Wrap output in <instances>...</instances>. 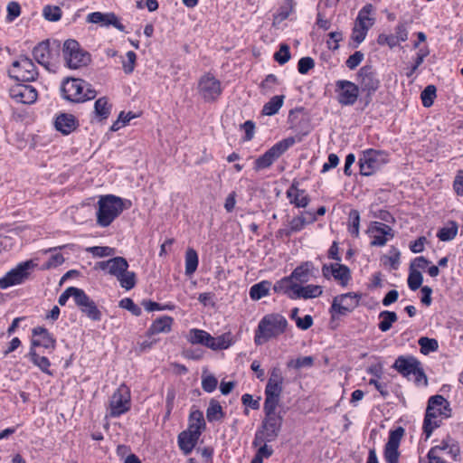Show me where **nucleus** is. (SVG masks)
<instances>
[{"instance_id": "obj_13", "label": "nucleus", "mask_w": 463, "mask_h": 463, "mask_svg": "<svg viewBox=\"0 0 463 463\" xmlns=\"http://www.w3.org/2000/svg\"><path fill=\"white\" fill-rule=\"evenodd\" d=\"M336 99L342 106H353L359 96V86L347 80L335 82Z\"/></svg>"}, {"instance_id": "obj_8", "label": "nucleus", "mask_w": 463, "mask_h": 463, "mask_svg": "<svg viewBox=\"0 0 463 463\" xmlns=\"http://www.w3.org/2000/svg\"><path fill=\"white\" fill-rule=\"evenodd\" d=\"M8 75L16 81H33L38 77V71L31 59L21 56L19 60L13 62Z\"/></svg>"}, {"instance_id": "obj_58", "label": "nucleus", "mask_w": 463, "mask_h": 463, "mask_svg": "<svg viewBox=\"0 0 463 463\" xmlns=\"http://www.w3.org/2000/svg\"><path fill=\"white\" fill-rule=\"evenodd\" d=\"M118 306L121 308L128 310L132 315L136 317H139L142 313L141 308L136 305L130 298H125L121 299Z\"/></svg>"}, {"instance_id": "obj_29", "label": "nucleus", "mask_w": 463, "mask_h": 463, "mask_svg": "<svg viewBox=\"0 0 463 463\" xmlns=\"http://www.w3.org/2000/svg\"><path fill=\"white\" fill-rule=\"evenodd\" d=\"M323 293V288L318 285H307V286H301L297 283L296 290H294L293 297H295V299L297 298H315L319 296H321Z\"/></svg>"}, {"instance_id": "obj_11", "label": "nucleus", "mask_w": 463, "mask_h": 463, "mask_svg": "<svg viewBox=\"0 0 463 463\" xmlns=\"http://www.w3.org/2000/svg\"><path fill=\"white\" fill-rule=\"evenodd\" d=\"M130 409V392L128 386L121 384L112 394L109 401V415L118 417Z\"/></svg>"}, {"instance_id": "obj_62", "label": "nucleus", "mask_w": 463, "mask_h": 463, "mask_svg": "<svg viewBox=\"0 0 463 463\" xmlns=\"http://www.w3.org/2000/svg\"><path fill=\"white\" fill-rule=\"evenodd\" d=\"M315 66V61L311 57H303L298 61V70L301 74L307 73Z\"/></svg>"}, {"instance_id": "obj_53", "label": "nucleus", "mask_w": 463, "mask_h": 463, "mask_svg": "<svg viewBox=\"0 0 463 463\" xmlns=\"http://www.w3.org/2000/svg\"><path fill=\"white\" fill-rule=\"evenodd\" d=\"M307 224L304 215L296 216L289 222V228L285 232V234L289 236L293 232H300Z\"/></svg>"}, {"instance_id": "obj_28", "label": "nucleus", "mask_w": 463, "mask_h": 463, "mask_svg": "<svg viewBox=\"0 0 463 463\" xmlns=\"http://www.w3.org/2000/svg\"><path fill=\"white\" fill-rule=\"evenodd\" d=\"M294 144V137L285 138L272 146L269 150L265 152V154L271 160V162L274 163Z\"/></svg>"}, {"instance_id": "obj_24", "label": "nucleus", "mask_w": 463, "mask_h": 463, "mask_svg": "<svg viewBox=\"0 0 463 463\" xmlns=\"http://www.w3.org/2000/svg\"><path fill=\"white\" fill-rule=\"evenodd\" d=\"M283 392V384L267 383L263 407L277 408Z\"/></svg>"}, {"instance_id": "obj_23", "label": "nucleus", "mask_w": 463, "mask_h": 463, "mask_svg": "<svg viewBox=\"0 0 463 463\" xmlns=\"http://www.w3.org/2000/svg\"><path fill=\"white\" fill-rule=\"evenodd\" d=\"M286 194L289 203L297 208H306L310 203L309 195L304 189H299L296 182L292 183Z\"/></svg>"}, {"instance_id": "obj_55", "label": "nucleus", "mask_w": 463, "mask_h": 463, "mask_svg": "<svg viewBox=\"0 0 463 463\" xmlns=\"http://www.w3.org/2000/svg\"><path fill=\"white\" fill-rule=\"evenodd\" d=\"M87 251L90 252L94 257H108L112 256L115 253L113 248L108 246H93L87 249Z\"/></svg>"}, {"instance_id": "obj_20", "label": "nucleus", "mask_w": 463, "mask_h": 463, "mask_svg": "<svg viewBox=\"0 0 463 463\" xmlns=\"http://www.w3.org/2000/svg\"><path fill=\"white\" fill-rule=\"evenodd\" d=\"M420 365H421V363L416 357L400 355L396 358L392 367L402 376L409 378Z\"/></svg>"}, {"instance_id": "obj_10", "label": "nucleus", "mask_w": 463, "mask_h": 463, "mask_svg": "<svg viewBox=\"0 0 463 463\" xmlns=\"http://www.w3.org/2000/svg\"><path fill=\"white\" fill-rule=\"evenodd\" d=\"M359 295L352 292L335 297L329 309L331 319L351 313L359 305Z\"/></svg>"}, {"instance_id": "obj_18", "label": "nucleus", "mask_w": 463, "mask_h": 463, "mask_svg": "<svg viewBox=\"0 0 463 463\" xmlns=\"http://www.w3.org/2000/svg\"><path fill=\"white\" fill-rule=\"evenodd\" d=\"M75 304L90 320L99 321L101 319V312L96 303L81 288L78 294Z\"/></svg>"}, {"instance_id": "obj_41", "label": "nucleus", "mask_w": 463, "mask_h": 463, "mask_svg": "<svg viewBox=\"0 0 463 463\" xmlns=\"http://www.w3.org/2000/svg\"><path fill=\"white\" fill-rule=\"evenodd\" d=\"M111 106L109 105L108 99L101 97L95 101L94 113L99 120H103L109 118L110 114Z\"/></svg>"}, {"instance_id": "obj_21", "label": "nucleus", "mask_w": 463, "mask_h": 463, "mask_svg": "<svg viewBox=\"0 0 463 463\" xmlns=\"http://www.w3.org/2000/svg\"><path fill=\"white\" fill-rule=\"evenodd\" d=\"M87 22L91 24H99L101 26L112 25L120 32L125 31V26L119 22L114 13L93 12L88 14Z\"/></svg>"}, {"instance_id": "obj_63", "label": "nucleus", "mask_w": 463, "mask_h": 463, "mask_svg": "<svg viewBox=\"0 0 463 463\" xmlns=\"http://www.w3.org/2000/svg\"><path fill=\"white\" fill-rule=\"evenodd\" d=\"M377 43L379 45H388L390 48H393L398 45L397 37H394L393 34H379L377 38Z\"/></svg>"}, {"instance_id": "obj_34", "label": "nucleus", "mask_w": 463, "mask_h": 463, "mask_svg": "<svg viewBox=\"0 0 463 463\" xmlns=\"http://www.w3.org/2000/svg\"><path fill=\"white\" fill-rule=\"evenodd\" d=\"M332 276L343 286H345L351 279L349 268L340 263H335L333 265Z\"/></svg>"}, {"instance_id": "obj_30", "label": "nucleus", "mask_w": 463, "mask_h": 463, "mask_svg": "<svg viewBox=\"0 0 463 463\" xmlns=\"http://www.w3.org/2000/svg\"><path fill=\"white\" fill-rule=\"evenodd\" d=\"M187 340L193 345H203L211 349L213 336L206 331L197 328L189 330Z\"/></svg>"}, {"instance_id": "obj_37", "label": "nucleus", "mask_w": 463, "mask_h": 463, "mask_svg": "<svg viewBox=\"0 0 463 463\" xmlns=\"http://www.w3.org/2000/svg\"><path fill=\"white\" fill-rule=\"evenodd\" d=\"M379 318L380 323L378 324V327L382 332L390 330L392 324L398 320L397 314L389 310L380 312Z\"/></svg>"}, {"instance_id": "obj_14", "label": "nucleus", "mask_w": 463, "mask_h": 463, "mask_svg": "<svg viewBox=\"0 0 463 463\" xmlns=\"http://www.w3.org/2000/svg\"><path fill=\"white\" fill-rule=\"evenodd\" d=\"M404 434V429L398 427L390 431L388 441L384 446V458L387 463H399V446Z\"/></svg>"}, {"instance_id": "obj_27", "label": "nucleus", "mask_w": 463, "mask_h": 463, "mask_svg": "<svg viewBox=\"0 0 463 463\" xmlns=\"http://www.w3.org/2000/svg\"><path fill=\"white\" fill-rule=\"evenodd\" d=\"M55 128L64 135L71 133L77 128V120L71 114L61 113L54 121Z\"/></svg>"}, {"instance_id": "obj_31", "label": "nucleus", "mask_w": 463, "mask_h": 463, "mask_svg": "<svg viewBox=\"0 0 463 463\" xmlns=\"http://www.w3.org/2000/svg\"><path fill=\"white\" fill-rule=\"evenodd\" d=\"M174 319L169 316H163L156 318L148 328L149 335L169 333L172 329Z\"/></svg>"}, {"instance_id": "obj_45", "label": "nucleus", "mask_w": 463, "mask_h": 463, "mask_svg": "<svg viewBox=\"0 0 463 463\" xmlns=\"http://www.w3.org/2000/svg\"><path fill=\"white\" fill-rule=\"evenodd\" d=\"M418 344L420 347V353L427 355L430 353L435 352L439 348V343L434 338H429L422 336L418 340Z\"/></svg>"}, {"instance_id": "obj_54", "label": "nucleus", "mask_w": 463, "mask_h": 463, "mask_svg": "<svg viewBox=\"0 0 463 463\" xmlns=\"http://www.w3.org/2000/svg\"><path fill=\"white\" fill-rule=\"evenodd\" d=\"M274 59L281 65L287 63L290 59L289 46L286 43H281L279 50L274 54Z\"/></svg>"}, {"instance_id": "obj_33", "label": "nucleus", "mask_w": 463, "mask_h": 463, "mask_svg": "<svg viewBox=\"0 0 463 463\" xmlns=\"http://www.w3.org/2000/svg\"><path fill=\"white\" fill-rule=\"evenodd\" d=\"M205 428V421L203 412L201 411H194L190 413L189 426L186 430H191L193 433H198L201 436L202 430Z\"/></svg>"}, {"instance_id": "obj_12", "label": "nucleus", "mask_w": 463, "mask_h": 463, "mask_svg": "<svg viewBox=\"0 0 463 463\" xmlns=\"http://www.w3.org/2000/svg\"><path fill=\"white\" fill-rule=\"evenodd\" d=\"M59 43L53 42L52 45L51 46L50 41L46 40L41 42L33 48V55L39 64L49 69V67L52 65V61L59 56Z\"/></svg>"}, {"instance_id": "obj_32", "label": "nucleus", "mask_w": 463, "mask_h": 463, "mask_svg": "<svg viewBox=\"0 0 463 463\" xmlns=\"http://www.w3.org/2000/svg\"><path fill=\"white\" fill-rule=\"evenodd\" d=\"M297 283L292 281L289 276L284 277L278 280L274 286L273 290L275 293H283L289 298L295 299L293 297L294 290H296Z\"/></svg>"}, {"instance_id": "obj_64", "label": "nucleus", "mask_w": 463, "mask_h": 463, "mask_svg": "<svg viewBox=\"0 0 463 463\" xmlns=\"http://www.w3.org/2000/svg\"><path fill=\"white\" fill-rule=\"evenodd\" d=\"M21 14V7L17 2L12 1L7 5V16L9 22H13Z\"/></svg>"}, {"instance_id": "obj_52", "label": "nucleus", "mask_w": 463, "mask_h": 463, "mask_svg": "<svg viewBox=\"0 0 463 463\" xmlns=\"http://www.w3.org/2000/svg\"><path fill=\"white\" fill-rule=\"evenodd\" d=\"M43 17L51 22H57L61 17V10L56 5H46L43 10Z\"/></svg>"}, {"instance_id": "obj_4", "label": "nucleus", "mask_w": 463, "mask_h": 463, "mask_svg": "<svg viewBox=\"0 0 463 463\" xmlns=\"http://www.w3.org/2000/svg\"><path fill=\"white\" fill-rule=\"evenodd\" d=\"M61 92L63 99L73 103L93 99L97 95L96 90H92L85 80L74 78L63 80Z\"/></svg>"}, {"instance_id": "obj_5", "label": "nucleus", "mask_w": 463, "mask_h": 463, "mask_svg": "<svg viewBox=\"0 0 463 463\" xmlns=\"http://www.w3.org/2000/svg\"><path fill=\"white\" fill-rule=\"evenodd\" d=\"M62 54L66 65L71 69L87 66L90 62V54L81 49L80 43L73 39L64 42Z\"/></svg>"}, {"instance_id": "obj_50", "label": "nucleus", "mask_w": 463, "mask_h": 463, "mask_svg": "<svg viewBox=\"0 0 463 463\" xmlns=\"http://www.w3.org/2000/svg\"><path fill=\"white\" fill-rule=\"evenodd\" d=\"M437 89L434 85H428L420 94V99L422 101V105L425 108H430L432 106L434 99L436 98Z\"/></svg>"}, {"instance_id": "obj_47", "label": "nucleus", "mask_w": 463, "mask_h": 463, "mask_svg": "<svg viewBox=\"0 0 463 463\" xmlns=\"http://www.w3.org/2000/svg\"><path fill=\"white\" fill-rule=\"evenodd\" d=\"M212 350H222L227 349L232 345L231 333L222 334L217 337L213 336Z\"/></svg>"}, {"instance_id": "obj_38", "label": "nucleus", "mask_w": 463, "mask_h": 463, "mask_svg": "<svg viewBox=\"0 0 463 463\" xmlns=\"http://www.w3.org/2000/svg\"><path fill=\"white\" fill-rule=\"evenodd\" d=\"M28 355H29L31 361L33 362V364L34 365H36L37 367H39L42 370V372H43L49 375H52V373L49 370V367L51 366V363L47 357L41 356L40 354H38L36 353L35 349H33V347H31Z\"/></svg>"}, {"instance_id": "obj_15", "label": "nucleus", "mask_w": 463, "mask_h": 463, "mask_svg": "<svg viewBox=\"0 0 463 463\" xmlns=\"http://www.w3.org/2000/svg\"><path fill=\"white\" fill-rule=\"evenodd\" d=\"M359 87L363 91H366L368 96L373 94L380 86V80L377 73L372 65L362 67L357 74Z\"/></svg>"}, {"instance_id": "obj_9", "label": "nucleus", "mask_w": 463, "mask_h": 463, "mask_svg": "<svg viewBox=\"0 0 463 463\" xmlns=\"http://www.w3.org/2000/svg\"><path fill=\"white\" fill-rule=\"evenodd\" d=\"M36 266L33 260H26L19 263L15 268L0 278V288L5 289L9 287L24 283L30 276V271Z\"/></svg>"}, {"instance_id": "obj_44", "label": "nucleus", "mask_w": 463, "mask_h": 463, "mask_svg": "<svg viewBox=\"0 0 463 463\" xmlns=\"http://www.w3.org/2000/svg\"><path fill=\"white\" fill-rule=\"evenodd\" d=\"M458 226L455 222H449L446 226L442 227L437 236L442 241H448L457 235Z\"/></svg>"}, {"instance_id": "obj_61", "label": "nucleus", "mask_w": 463, "mask_h": 463, "mask_svg": "<svg viewBox=\"0 0 463 463\" xmlns=\"http://www.w3.org/2000/svg\"><path fill=\"white\" fill-rule=\"evenodd\" d=\"M329 39L326 41L328 49L335 51L339 48V42L343 40L342 32H332L328 34Z\"/></svg>"}, {"instance_id": "obj_60", "label": "nucleus", "mask_w": 463, "mask_h": 463, "mask_svg": "<svg viewBox=\"0 0 463 463\" xmlns=\"http://www.w3.org/2000/svg\"><path fill=\"white\" fill-rule=\"evenodd\" d=\"M364 58V54L360 51H356L348 57V59L345 61V64L348 69L354 70L363 61Z\"/></svg>"}, {"instance_id": "obj_59", "label": "nucleus", "mask_w": 463, "mask_h": 463, "mask_svg": "<svg viewBox=\"0 0 463 463\" xmlns=\"http://www.w3.org/2000/svg\"><path fill=\"white\" fill-rule=\"evenodd\" d=\"M126 61H122L123 71L127 74L133 72L137 61V54L133 51H129L126 54Z\"/></svg>"}, {"instance_id": "obj_42", "label": "nucleus", "mask_w": 463, "mask_h": 463, "mask_svg": "<svg viewBox=\"0 0 463 463\" xmlns=\"http://www.w3.org/2000/svg\"><path fill=\"white\" fill-rule=\"evenodd\" d=\"M438 447L443 450L442 452H444V457H446L447 461L449 459L456 460L457 457L459 456V446L451 439L443 440Z\"/></svg>"}, {"instance_id": "obj_56", "label": "nucleus", "mask_w": 463, "mask_h": 463, "mask_svg": "<svg viewBox=\"0 0 463 463\" xmlns=\"http://www.w3.org/2000/svg\"><path fill=\"white\" fill-rule=\"evenodd\" d=\"M80 290V288L75 287L67 288L59 297L58 303L61 306H64L70 298H72L74 302H76Z\"/></svg>"}, {"instance_id": "obj_43", "label": "nucleus", "mask_w": 463, "mask_h": 463, "mask_svg": "<svg viewBox=\"0 0 463 463\" xmlns=\"http://www.w3.org/2000/svg\"><path fill=\"white\" fill-rule=\"evenodd\" d=\"M198 267V255L194 249H188L185 252V274H194Z\"/></svg>"}, {"instance_id": "obj_6", "label": "nucleus", "mask_w": 463, "mask_h": 463, "mask_svg": "<svg viewBox=\"0 0 463 463\" xmlns=\"http://www.w3.org/2000/svg\"><path fill=\"white\" fill-rule=\"evenodd\" d=\"M388 162V155L382 150L367 149L359 158L360 174L369 176Z\"/></svg>"}, {"instance_id": "obj_22", "label": "nucleus", "mask_w": 463, "mask_h": 463, "mask_svg": "<svg viewBox=\"0 0 463 463\" xmlns=\"http://www.w3.org/2000/svg\"><path fill=\"white\" fill-rule=\"evenodd\" d=\"M55 343V339L52 336L46 328L38 326L33 329L31 347L33 349L37 346L43 347L45 349H54Z\"/></svg>"}, {"instance_id": "obj_3", "label": "nucleus", "mask_w": 463, "mask_h": 463, "mask_svg": "<svg viewBox=\"0 0 463 463\" xmlns=\"http://www.w3.org/2000/svg\"><path fill=\"white\" fill-rule=\"evenodd\" d=\"M276 410L277 408L263 407L265 417L255 433L253 440L255 447L261 443L272 442L279 437L283 424V417L280 413H277Z\"/></svg>"}, {"instance_id": "obj_48", "label": "nucleus", "mask_w": 463, "mask_h": 463, "mask_svg": "<svg viewBox=\"0 0 463 463\" xmlns=\"http://www.w3.org/2000/svg\"><path fill=\"white\" fill-rule=\"evenodd\" d=\"M118 280L120 286L125 288L126 290L132 289L137 283L136 274L133 271H127L123 272L122 275L119 276V278H117Z\"/></svg>"}, {"instance_id": "obj_17", "label": "nucleus", "mask_w": 463, "mask_h": 463, "mask_svg": "<svg viewBox=\"0 0 463 463\" xmlns=\"http://www.w3.org/2000/svg\"><path fill=\"white\" fill-rule=\"evenodd\" d=\"M371 234V246H384L387 241L394 237L393 230L391 226L380 222H373L367 230Z\"/></svg>"}, {"instance_id": "obj_39", "label": "nucleus", "mask_w": 463, "mask_h": 463, "mask_svg": "<svg viewBox=\"0 0 463 463\" xmlns=\"http://www.w3.org/2000/svg\"><path fill=\"white\" fill-rule=\"evenodd\" d=\"M271 283L268 280H263L260 283L254 284L250 289V297L253 300H259L269 295Z\"/></svg>"}, {"instance_id": "obj_49", "label": "nucleus", "mask_w": 463, "mask_h": 463, "mask_svg": "<svg viewBox=\"0 0 463 463\" xmlns=\"http://www.w3.org/2000/svg\"><path fill=\"white\" fill-rule=\"evenodd\" d=\"M422 281V274L419 270L410 268V272L407 279L410 289L412 291L417 290L418 288H420Z\"/></svg>"}, {"instance_id": "obj_36", "label": "nucleus", "mask_w": 463, "mask_h": 463, "mask_svg": "<svg viewBox=\"0 0 463 463\" xmlns=\"http://www.w3.org/2000/svg\"><path fill=\"white\" fill-rule=\"evenodd\" d=\"M128 262L123 257H114L110 259V267L109 273L116 278H119L123 272L128 269Z\"/></svg>"}, {"instance_id": "obj_40", "label": "nucleus", "mask_w": 463, "mask_h": 463, "mask_svg": "<svg viewBox=\"0 0 463 463\" xmlns=\"http://www.w3.org/2000/svg\"><path fill=\"white\" fill-rule=\"evenodd\" d=\"M224 417L222 407L220 402L214 399H212L209 402V406L206 410V418L208 421L213 422L220 420Z\"/></svg>"}, {"instance_id": "obj_2", "label": "nucleus", "mask_w": 463, "mask_h": 463, "mask_svg": "<svg viewBox=\"0 0 463 463\" xmlns=\"http://www.w3.org/2000/svg\"><path fill=\"white\" fill-rule=\"evenodd\" d=\"M98 205L97 223L100 227H108L124 209L130 207L131 202L114 194H106L99 197Z\"/></svg>"}, {"instance_id": "obj_7", "label": "nucleus", "mask_w": 463, "mask_h": 463, "mask_svg": "<svg viewBox=\"0 0 463 463\" xmlns=\"http://www.w3.org/2000/svg\"><path fill=\"white\" fill-rule=\"evenodd\" d=\"M197 90L200 97L208 103L217 101L222 93V82L211 73L199 79Z\"/></svg>"}, {"instance_id": "obj_25", "label": "nucleus", "mask_w": 463, "mask_h": 463, "mask_svg": "<svg viewBox=\"0 0 463 463\" xmlns=\"http://www.w3.org/2000/svg\"><path fill=\"white\" fill-rule=\"evenodd\" d=\"M200 436L191 430H183L178 435V446L184 455H189L197 444Z\"/></svg>"}, {"instance_id": "obj_35", "label": "nucleus", "mask_w": 463, "mask_h": 463, "mask_svg": "<svg viewBox=\"0 0 463 463\" xmlns=\"http://www.w3.org/2000/svg\"><path fill=\"white\" fill-rule=\"evenodd\" d=\"M284 95L273 96L262 108V114L273 116L277 114L284 102Z\"/></svg>"}, {"instance_id": "obj_1", "label": "nucleus", "mask_w": 463, "mask_h": 463, "mask_svg": "<svg viewBox=\"0 0 463 463\" xmlns=\"http://www.w3.org/2000/svg\"><path fill=\"white\" fill-rule=\"evenodd\" d=\"M288 320L279 313L265 315L259 322L255 330L254 343L261 345L270 339L279 337L284 334L288 327Z\"/></svg>"}, {"instance_id": "obj_19", "label": "nucleus", "mask_w": 463, "mask_h": 463, "mask_svg": "<svg viewBox=\"0 0 463 463\" xmlns=\"http://www.w3.org/2000/svg\"><path fill=\"white\" fill-rule=\"evenodd\" d=\"M10 96L17 102L32 104L37 99L36 90L27 84H16L10 89Z\"/></svg>"}, {"instance_id": "obj_16", "label": "nucleus", "mask_w": 463, "mask_h": 463, "mask_svg": "<svg viewBox=\"0 0 463 463\" xmlns=\"http://www.w3.org/2000/svg\"><path fill=\"white\" fill-rule=\"evenodd\" d=\"M450 409L448 401L441 395H434L429 399L426 409V425L430 426V417L448 418Z\"/></svg>"}, {"instance_id": "obj_57", "label": "nucleus", "mask_w": 463, "mask_h": 463, "mask_svg": "<svg viewBox=\"0 0 463 463\" xmlns=\"http://www.w3.org/2000/svg\"><path fill=\"white\" fill-rule=\"evenodd\" d=\"M443 450L439 447H433L428 453L429 463H447Z\"/></svg>"}, {"instance_id": "obj_46", "label": "nucleus", "mask_w": 463, "mask_h": 463, "mask_svg": "<svg viewBox=\"0 0 463 463\" xmlns=\"http://www.w3.org/2000/svg\"><path fill=\"white\" fill-rule=\"evenodd\" d=\"M348 232L353 237L359 236L360 213L357 210H351L349 213Z\"/></svg>"}, {"instance_id": "obj_51", "label": "nucleus", "mask_w": 463, "mask_h": 463, "mask_svg": "<svg viewBox=\"0 0 463 463\" xmlns=\"http://www.w3.org/2000/svg\"><path fill=\"white\" fill-rule=\"evenodd\" d=\"M314 364L312 356H303L297 359H291L287 363L288 368L298 370L303 367H311Z\"/></svg>"}, {"instance_id": "obj_26", "label": "nucleus", "mask_w": 463, "mask_h": 463, "mask_svg": "<svg viewBox=\"0 0 463 463\" xmlns=\"http://www.w3.org/2000/svg\"><path fill=\"white\" fill-rule=\"evenodd\" d=\"M314 265L311 261H306L298 266L289 275L292 281L298 284H304L309 281L312 277Z\"/></svg>"}]
</instances>
